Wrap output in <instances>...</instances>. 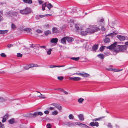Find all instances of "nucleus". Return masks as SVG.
Listing matches in <instances>:
<instances>
[{"label": "nucleus", "instance_id": "f704fd0d", "mask_svg": "<svg viewBox=\"0 0 128 128\" xmlns=\"http://www.w3.org/2000/svg\"><path fill=\"white\" fill-rule=\"evenodd\" d=\"M102 118H96L95 119H92V120L93 122H95L96 121L99 120L100 119Z\"/></svg>", "mask_w": 128, "mask_h": 128}, {"label": "nucleus", "instance_id": "09e8293b", "mask_svg": "<svg viewBox=\"0 0 128 128\" xmlns=\"http://www.w3.org/2000/svg\"><path fill=\"white\" fill-rule=\"evenodd\" d=\"M46 6V3L45 2L42 4V7L45 8Z\"/></svg>", "mask_w": 128, "mask_h": 128}, {"label": "nucleus", "instance_id": "6e6552de", "mask_svg": "<svg viewBox=\"0 0 128 128\" xmlns=\"http://www.w3.org/2000/svg\"><path fill=\"white\" fill-rule=\"evenodd\" d=\"M120 47V51H124L126 48V46L125 45H119Z\"/></svg>", "mask_w": 128, "mask_h": 128}, {"label": "nucleus", "instance_id": "412c9836", "mask_svg": "<svg viewBox=\"0 0 128 128\" xmlns=\"http://www.w3.org/2000/svg\"><path fill=\"white\" fill-rule=\"evenodd\" d=\"M98 44L95 45L92 47L93 50L94 51H96L98 48Z\"/></svg>", "mask_w": 128, "mask_h": 128}, {"label": "nucleus", "instance_id": "c756f323", "mask_svg": "<svg viewBox=\"0 0 128 128\" xmlns=\"http://www.w3.org/2000/svg\"><path fill=\"white\" fill-rule=\"evenodd\" d=\"M46 7L50 10V9L52 7V5L50 3L46 5Z\"/></svg>", "mask_w": 128, "mask_h": 128}, {"label": "nucleus", "instance_id": "13d9d810", "mask_svg": "<svg viewBox=\"0 0 128 128\" xmlns=\"http://www.w3.org/2000/svg\"><path fill=\"white\" fill-rule=\"evenodd\" d=\"M44 113L45 114H47L49 113V112L48 110H45L44 112Z\"/></svg>", "mask_w": 128, "mask_h": 128}, {"label": "nucleus", "instance_id": "680f3d73", "mask_svg": "<svg viewBox=\"0 0 128 128\" xmlns=\"http://www.w3.org/2000/svg\"><path fill=\"white\" fill-rule=\"evenodd\" d=\"M38 1L40 4H41L43 3V2L41 0H38Z\"/></svg>", "mask_w": 128, "mask_h": 128}, {"label": "nucleus", "instance_id": "473e14b6", "mask_svg": "<svg viewBox=\"0 0 128 128\" xmlns=\"http://www.w3.org/2000/svg\"><path fill=\"white\" fill-rule=\"evenodd\" d=\"M58 114V112L57 110H54L52 112V114L54 115H56Z\"/></svg>", "mask_w": 128, "mask_h": 128}, {"label": "nucleus", "instance_id": "58836bf2", "mask_svg": "<svg viewBox=\"0 0 128 128\" xmlns=\"http://www.w3.org/2000/svg\"><path fill=\"white\" fill-rule=\"evenodd\" d=\"M5 101V100L4 98L0 97V102H4Z\"/></svg>", "mask_w": 128, "mask_h": 128}, {"label": "nucleus", "instance_id": "a878e982", "mask_svg": "<svg viewBox=\"0 0 128 128\" xmlns=\"http://www.w3.org/2000/svg\"><path fill=\"white\" fill-rule=\"evenodd\" d=\"M8 122L10 124H13L14 122V118H12L9 120Z\"/></svg>", "mask_w": 128, "mask_h": 128}, {"label": "nucleus", "instance_id": "e2e57ef3", "mask_svg": "<svg viewBox=\"0 0 128 128\" xmlns=\"http://www.w3.org/2000/svg\"><path fill=\"white\" fill-rule=\"evenodd\" d=\"M57 90H59V91H61V92H63L64 91V90L63 89L61 88H58L57 89Z\"/></svg>", "mask_w": 128, "mask_h": 128}, {"label": "nucleus", "instance_id": "72a5a7b5", "mask_svg": "<svg viewBox=\"0 0 128 128\" xmlns=\"http://www.w3.org/2000/svg\"><path fill=\"white\" fill-rule=\"evenodd\" d=\"M52 50L51 48H50L48 51H47V54L48 55H50L51 54V52Z\"/></svg>", "mask_w": 128, "mask_h": 128}, {"label": "nucleus", "instance_id": "338daca9", "mask_svg": "<svg viewBox=\"0 0 128 128\" xmlns=\"http://www.w3.org/2000/svg\"><path fill=\"white\" fill-rule=\"evenodd\" d=\"M84 128H90V127L86 124H84Z\"/></svg>", "mask_w": 128, "mask_h": 128}, {"label": "nucleus", "instance_id": "4be33fe9", "mask_svg": "<svg viewBox=\"0 0 128 128\" xmlns=\"http://www.w3.org/2000/svg\"><path fill=\"white\" fill-rule=\"evenodd\" d=\"M44 34L45 35L47 36L51 34V32L49 30H47L44 32Z\"/></svg>", "mask_w": 128, "mask_h": 128}, {"label": "nucleus", "instance_id": "a19ab883", "mask_svg": "<svg viewBox=\"0 0 128 128\" xmlns=\"http://www.w3.org/2000/svg\"><path fill=\"white\" fill-rule=\"evenodd\" d=\"M99 22H104V20L103 18H102L101 19H100L98 20Z\"/></svg>", "mask_w": 128, "mask_h": 128}, {"label": "nucleus", "instance_id": "7ed1b4c3", "mask_svg": "<svg viewBox=\"0 0 128 128\" xmlns=\"http://www.w3.org/2000/svg\"><path fill=\"white\" fill-rule=\"evenodd\" d=\"M31 10L30 8H27L24 9L20 10V12L22 14H26L30 13L31 12Z\"/></svg>", "mask_w": 128, "mask_h": 128}, {"label": "nucleus", "instance_id": "b1692460", "mask_svg": "<svg viewBox=\"0 0 128 128\" xmlns=\"http://www.w3.org/2000/svg\"><path fill=\"white\" fill-rule=\"evenodd\" d=\"M75 27L77 30H80L79 27V25L78 24H75Z\"/></svg>", "mask_w": 128, "mask_h": 128}, {"label": "nucleus", "instance_id": "79ce46f5", "mask_svg": "<svg viewBox=\"0 0 128 128\" xmlns=\"http://www.w3.org/2000/svg\"><path fill=\"white\" fill-rule=\"evenodd\" d=\"M22 54L20 53H18L17 54V56L18 57H22Z\"/></svg>", "mask_w": 128, "mask_h": 128}, {"label": "nucleus", "instance_id": "4d7b16f0", "mask_svg": "<svg viewBox=\"0 0 128 128\" xmlns=\"http://www.w3.org/2000/svg\"><path fill=\"white\" fill-rule=\"evenodd\" d=\"M40 48H42L43 49H46V46H40Z\"/></svg>", "mask_w": 128, "mask_h": 128}, {"label": "nucleus", "instance_id": "c85d7f7f", "mask_svg": "<svg viewBox=\"0 0 128 128\" xmlns=\"http://www.w3.org/2000/svg\"><path fill=\"white\" fill-rule=\"evenodd\" d=\"M11 28L13 30H14L16 28V25L14 24H12L11 26Z\"/></svg>", "mask_w": 128, "mask_h": 128}, {"label": "nucleus", "instance_id": "6e6d98bb", "mask_svg": "<svg viewBox=\"0 0 128 128\" xmlns=\"http://www.w3.org/2000/svg\"><path fill=\"white\" fill-rule=\"evenodd\" d=\"M101 30L102 31H105L106 29L104 26H102L101 28Z\"/></svg>", "mask_w": 128, "mask_h": 128}, {"label": "nucleus", "instance_id": "052dcab7", "mask_svg": "<svg viewBox=\"0 0 128 128\" xmlns=\"http://www.w3.org/2000/svg\"><path fill=\"white\" fill-rule=\"evenodd\" d=\"M55 67H56V66L55 65H51L49 66V68H51Z\"/></svg>", "mask_w": 128, "mask_h": 128}, {"label": "nucleus", "instance_id": "de8ad7c7", "mask_svg": "<svg viewBox=\"0 0 128 128\" xmlns=\"http://www.w3.org/2000/svg\"><path fill=\"white\" fill-rule=\"evenodd\" d=\"M106 70H108V71H114V69H113L112 68H106Z\"/></svg>", "mask_w": 128, "mask_h": 128}, {"label": "nucleus", "instance_id": "cd10ccee", "mask_svg": "<svg viewBox=\"0 0 128 128\" xmlns=\"http://www.w3.org/2000/svg\"><path fill=\"white\" fill-rule=\"evenodd\" d=\"M80 58L79 57H78L76 58L75 57H72L70 59L72 60H75L76 61H78Z\"/></svg>", "mask_w": 128, "mask_h": 128}, {"label": "nucleus", "instance_id": "49530a36", "mask_svg": "<svg viewBox=\"0 0 128 128\" xmlns=\"http://www.w3.org/2000/svg\"><path fill=\"white\" fill-rule=\"evenodd\" d=\"M83 124H83L80 123H79L78 124V125L82 127H84V126Z\"/></svg>", "mask_w": 128, "mask_h": 128}, {"label": "nucleus", "instance_id": "ddd939ff", "mask_svg": "<svg viewBox=\"0 0 128 128\" xmlns=\"http://www.w3.org/2000/svg\"><path fill=\"white\" fill-rule=\"evenodd\" d=\"M58 40L57 38H52L50 40V42L51 43H56L58 42Z\"/></svg>", "mask_w": 128, "mask_h": 128}, {"label": "nucleus", "instance_id": "c03bdc74", "mask_svg": "<svg viewBox=\"0 0 128 128\" xmlns=\"http://www.w3.org/2000/svg\"><path fill=\"white\" fill-rule=\"evenodd\" d=\"M4 127V125L0 122V128H3Z\"/></svg>", "mask_w": 128, "mask_h": 128}, {"label": "nucleus", "instance_id": "a18cd8bd", "mask_svg": "<svg viewBox=\"0 0 128 128\" xmlns=\"http://www.w3.org/2000/svg\"><path fill=\"white\" fill-rule=\"evenodd\" d=\"M36 32L39 33H41L42 32V31L38 29L36 30Z\"/></svg>", "mask_w": 128, "mask_h": 128}, {"label": "nucleus", "instance_id": "5701e85b", "mask_svg": "<svg viewBox=\"0 0 128 128\" xmlns=\"http://www.w3.org/2000/svg\"><path fill=\"white\" fill-rule=\"evenodd\" d=\"M89 74H87L85 73L84 74H82L81 76L83 77H87L89 76Z\"/></svg>", "mask_w": 128, "mask_h": 128}, {"label": "nucleus", "instance_id": "69168bd1", "mask_svg": "<svg viewBox=\"0 0 128 128\" xmlns=\"http://www.w3.org/2000/svg\"><path fill=\"white\" fill-rule=\"evenodd\" d=\"M34 67H40V66L39 65H38L36 64H34Z\"/></svg>", "mask_w": 128, "mask_h": 128}, {"label": "nucleus", "instance_id": "7c9ffc66", "mask_svg": "<svg viewBox=\"0 0 128 128\" xmlns=\"http://www.w3.org/2000/svg\"><path fill=\"white\" fill-rule=\"evenodd\" d=\"M81 80V78L78 77H74V81H79Z\"/></svg>", "mask_w": 128, "mask_h": 128}, {"label": "nucleus", "instance_id": "c9c22d12", "mask_svg": "<svg viewBox=\"0 0 128 128\" xmlns=\"http://www.w3.org/2000/svg\"><path fill=\"white\" fill-rule=\"evenodd\" d=\"M57 78L58 80H62L64 79V77L62 76H58V77Z\"/></svg>", "mask_w": 128, "mask_h": 128}, {"label": "nucleus", "instance_id": "f3484780", "mask_svg": "<svg viewBox=\"0 0 128 128\" xmlns=\"http://www.w3.org/2000/svg\"><path fill=\"white\" fill-rule=\"evenodd\" d=\"M35 115H36V116H38V115L41 116L43 114V113L41 112H35Z\"/></svg>", "mask_w": 128, "mask_h": 128}, {"label": "nucleus", "instance_id": "37998d69", "mask_svg": "<svg viewBox=\"0 0 128 128\" xmlns=\"http://www.w3.org/2000/svg\"><path fill=\"white\" fill-rule=\"evenodd\" d=\"M1 56L3 57H6V55L4 53H2L0 54Z\"/></svg>", "mask_w": 128, "mask_h": 128}, {"label": "nucleus", "instance_id": "393cba45", "mask_svg": "<svg viewBox=\"0 0 128 128\" xmlns=\"http://www.w3.org/2000/svg\"><path fill=\"white\" fill-rule=\"evenodd\" d=\"M98 56L101 59H103L104 58V56L102 54H100L98 55Z\"/></svg>", "mask_w": 128, "mask_h": 128}, {"label": "nucleus", "instance_id": "f8f14e48", "mask_svg": "<svg viewBox=\"0 0 128 128\" xmlns=\"http://www.w3.org/2000/svg\"><path fill=\"white\" fill-rule=\"evenodd\" d=\"M66 37L65 36L63 37L62 38L61 40V42L62 44H66Z\"/></svg>", "mask_w": 128, "mask_h": 128}, {"label": "nucleus", "instance_id": "ea45409f", "mask_svg": "<svg viewBox=\"0 0 128 128\" xmlns=\"http://www.w3.org/2000/svg\"><path fill=\"white\" fill-rule=\"evenodd\" d=\"M38 96L43 98H46L44 97V96L42 95L41 94H40V95Z\"/></svg>", "mask_w": 128, "mask_h": 128}, {"label": "nucleus", "instance_id": "603ef678", "mask_svg": "<svg viewBox=\"0 0 128 128\" xmlns=\"http://www.w3.org/2000/svg\"><path fill=\"white\" fill-rule=\"evenodd\" d=\"M122 69L121 70H116L115 69H114V71L116 72H119L120 71L122 70Z\"/></svg>", "mask_w": 128, "mask_h": 128}, {"label": "nucleus", "instance_id": "bb28decb", "mask_svg": "<svg viewBox=\"0 0 128 128\" xmlns=\"http://www.w3.org/2000/svg\"><path fill=\"white\" fill-rule=\"evenodd\" d=\"M84 100L83 98H80L78 99V102L80 104H81L84 101Z\"/></svg>", "mask_w": 128, "mask_h": 128}, {"label": "nucleus", "instance_id": "bf43d9fd", "mask_svg": "<svg viewBox=\"0 0 128 128\" xmlns=\"http://www.w3.org/2000/svg\"><path fill=\"white\" fill-rule=\"evenodd\" d=\"M46 126H47V128H51L50 125V124H47Z\"/></svg>", "mask_w": 128, "mask_h": 128}, {"label": "nucleus", "instance_id": "0eeeda50", "mask_svg": "<svg viewBox=\"0 0 128 128\" xmlns=\"http://www.w3.org/2000/svg\"><path fill=\"white\" fill-rule=\"evenodd\" d=\"M116 37L120 41H123L126 39L125 36L121 35H118Z\"/></svg>", "mask_w": 128, "mask_h": 128}, {"label": "nucleus", "instance_id": "6ab92c4d", "mask_svg": "<svg viewBox=\"0 0 128 128\" xmlns=\"http://www.w3.org/2000/svg\"><path fill=\"white\" fill-rule=\"evenodd\" d=\"M52 30L53 33H56L58 32V30L57 28L56 27H54L52 28Z\"/></svg>", "mask_w": 128, "mask_h": 128}, {"label": "nucleus", "instance_id": "423d86ee", "mask_svg": "<svg viewBox=\"0 0 128 128\" xmlns=\"http://www.w3.org/2000/svg\"><path fill=\"white\" fill-rule=\"evenodd\" d=\"M89 125L92 126H96V127H98L99 126V124L97 122H93L90 123L89 124Z\"/></svg>", "mask_w": 128, "mask_h": 128}, {"label": "nucleus", "instance_id": "aec40b11", "mask_svg": "<svg viewBox=\"0 0 128 128\" xmlns=\"http://www.w3.org/2000/svg\"><path fill=\"white\" fill-rule=\"evenodd\" d=\"M8 32V30H0V34H3L7 33Z\"/></svg>", "mask_w": 128, "mask_h": 128}, {"label": "nucleus", "instance_id": "a211bd4d", "mask_svg": "<svg viewBox=\"0 0 128 128\" xmlns=\"http://www.w3.org/2000/svg\"><path fill=\"white\" fill-rule=\"evenodd\" d=\"M35 112L34 114H28V116L30 118H33L36 117L35 114Z\"/></svg>", "mask_w": 128, "mask_h": 128}, {"label": "nucleus", "instance_id": "2f4dec72", "mask_svg": "<svg viewBox=\"0 0 128 128\" xmlns=\"http://www.w3.org/2000/svg\"><path fill=\"white\" fill-rule=\"evenodd\" d=\"M70 120L73 119L74 118V117L72 114H70L68 116Z\"/></svg>", "mask_w": 128, "mask_h": 128}, {"label": "nucleus", "instance_id": "4468645a", "mask_svg": "<svg viewBox=\"0 0 128 128\" xmlns=\"http://www.w3.org/2000/svg\"><path fill=\"white\" fill-rule=\"evenodd\" d=\"M66 37V40H67L68 42H72L74 40V39L72 38L68 37V36Z\"/></svg>", "mask_w": 128, "mask_h": 128}, {"label": "nucleus", "instance_id": "9b49d317", "mask_svg": "<svg viewBox=\"0 0 128 128\" xmlns=\"http://www.w3.org/2000/svg\"><path fill=\"white\" fill-rule=\"evenodd\" d=\"M104 41L105 43H107L110 42V38L106 36L105 38L104 39Z\"/></svg>", "mask_w": 128, "mask_h": 128}, {"label": "nucleus", "instance_id": "1a4fd4ad", "mask_svg": "<svg viewBox=\"0 0 128 128\" xmlns=\"http://www.w3.org/2000/svg\"><path fill=\"white\" fill-rule=\"evenodd\" d=\"M34 64H29V65L26 66L24 67V70H28L30 68L32 67H34Z\"/></svg>", "mask_w": 128, "mask_h": 128}, {"label": "nucleus", "instance_id": "8fccbe9b", "mask_svg": "<svg viewBox=\"0 0 128 128\" xmlns=\"http://www.w3.org/2000/svg\"><path fill=\"white\" fill-rule=\"evenodd\" d=\"M108 128H112V126L111 124L110 123H108Z\"/></svg>", "mask_w": 128, "mask_h": 128}, {"label": "nucleus", "instance_id": "20e7f679", "mask_svg": "<svg viewBox=\"0 0 128 128\" xmlns=\"http://www.w3.org/2000/svg\"><path fill=\"white\" fill-rule=\"evenodd\" d=\"M51 105L54 106L59 110H62L61 106L60 105V104H59L53 103L51 104Z\"/></svg>", "mask_w": 128, "mask_h": 128}, {"label": "nucleus", "instance_id": "2eb2a0df", "mask_svg": "<svg viewBox=\"0 0 128 128\" xmlns=\"http://www.w3.org/2000/svg\"><path fill=\"white\" fill-rule=\"evenodd\" d=\"M78 117L80 120L81 121H83L84 120V115L82 114H80L78 115Z\"/></svg>", "mask_w": 128, "mask_h": 128}, {"label": "nucleus", "instance_id": "0e129e2a", "mask_svg": "<svg viewBox=\"0 0 128 128\" xmlns=\"http://www.w3.org/2000/svg\"><path fill=\"white\" fill-rule=\"evenodd\" d=\"M36 18L37 20H38L40 18V17L39 16L36 15Z\"/></svg>", "mask_w": 128, "mask_h": 128}, {"label": "nucleus", "instance_id": "3c124183", "mask_svg": "<svg viewBox=\"0 0 128 128\" xmlns=\"http://www.w3.org/2000/svg\"><path fill=\"white\" fill-rule=\"evenodd\" d=\"M7 47L8 48H10V47H12L13 46V45L11 44H8L7 45Z\"/></svg>", "mask_w": 128, "mask_h": 128}, {"label": "nucleus", "instance_id": "f257e3e1", "mask_svg": "<svg viewBox=\"0 0 128 128\" xmlns=\"http://www.w3.org/2000/svg\"><path fill=\"white\" fill-rule=\"evenodd\" d=\"M100 28L98 27H96V26H90L86 31H82L81 32V34L83 36L86 35L88 33L94 32H96L99 31Z\"/></svg>", "mask_w": 128, "mask_h": 128}, {"label": "nucleus", "instance_id": "39448f33", "mask_svg": "<svg viewBox=\"0 0 128 128\" xmlns=\"http://www.w3.org/2000/svg\"><path fill=\"white\" fill-rule=\"evenodd\" d=\"M40 47V45L38 44H32L30 46V48H32L34 49L38 50Z\"/></svg>", "mask_w": 128, "mask_h": 128}, {"label": "nucleus", "instance_id": "dca6fc26", "mask_svg": "<svg viewBox=\"0 0 128 128\" xmlns=\"http://www.w3.org/2000/svg\"><path fill=\"white\" fill-rule=\"evenodd\" d=\"M23 2L24 3L28 4H31L32 2V0H23Z\"/></svg>", "mask_w": 128, "mask_h": 128}, {"label": "nucleus", "instance_id": "9d476101", "mask_svg": "<svg viewBox=\"0 0 128 128\" xmlns=\"http://www.w3.org/2000/svg\"><path fill=\"white\" fill-rule=\"evenodd\" d=\"M116 34L114 32L111 33L106 35V36H109L111 38H113V37Z\"/></svg>", "mask_w": 128, "mask_h": 128}, {"label": "nucleus", "instance_id": "4c0bfd02", "mask_svg": "<svg viewBox=\"0 0 128 128\" xmlns=\"http://www.w3.org/2000/svg\"><path fill=\"white\" fill-rule=\"evenodd\" d=\"M12 14L14 16H17L18 14V13L17 12L14 11L12 12Z\"/></svg>", "mask_w": 128, "mask_h": 128}, {"label": "nucleus", "instance_id": "f03ea898", "mask_svg": "<svg viewBox=\"0 0 128 128\" xmlns=\"http://www.w3.org/2000/svg\"><path fill=\"white\" fill-rule=\"evenodd\" d=\"M117 42H115L114 44H112L110 46L106 47L107 49H109L110 50L114 49V52H117L120 51V47L119 45L116 46V45Z\"/></svg>", "mask_w": 128, "mask_h": 128}, {"label": "nucleus", "instance_id": "864d4df0", "mask_svg": "<svg viewBox=\"0 0 128 128\" xmlns=\"http://www.w3.org/2000/svg\"><path fill=\"white\" fill-rule=\"evenodd\" d=\"M6 118H4L2 120V122L3 123H4L5 122H6Z\"/></svg>", "mask_w": 128, "mask_h": 128}, {"label": "nucleus", "instance_id": "e433bc0d", "mask_svg": "<svg viewBox=\"0 0 128 128\" xmlns=\"http://www.w3.org/2000/svg\"><path fill=\"white\" fill-rule=\"evenodd\" d=\"M105 46H101L100 48V51H102L104 49V47Z\"/></svg>", "mask_w": 128, "mask_h": 128}, {"label": "nucleus", "instance_id": "774afa93", "mask_svg": "<svg viewBox=\"0 0 128 128\" xmlns=\"http://www.w3.org/2000/svg\"><path fill=\"white\" fill-rule=\"evenodd\" d=\"M48 109H49L50 110H52L54 109V108L52 107H50L48 108Z\"/></svg>", "mask_w": 128, "mask_h": 128}, {"label": "nucleus", "instance_id": "5fc2aeb1", "mask_svg": "<svg viewBox=\"0 0 128 128\" xmlns=\"http://www.w3.org/2000/svg\"><path fill=\"white\" fill-rule=\"evenodd\" d=\"M44 27L47 28H49V27H50V26L49 24H47L46 25L44 26Z\"/></svg>", "mask_w": 128, "mask_h": 128}]
</instances>
